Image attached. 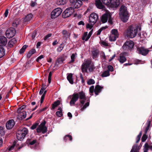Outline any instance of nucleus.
I'll use <instances>...</instances> for the list:
<instances>
[{
  "mask_svg": "<svg viewBox=\"0 0 152 152\" xmlns=\"http://www.w3.org/2000/svg\"><path fill=\"white\" fill-rule=\"evenodd\" d=\"M71 96V99L69 102L71 106L75 105V103L80 99V102L81 107L83 105L86 100V97L85 93L83 91L80 92L74 93L72 95L70 96Z\"/></svg>",
  "mask_w": 152,
  "mask_h": 152,
  "instance_id": "obj_1",
  "label": "nucleus"
},
{
  "mask_svg": "<svg viewBox=\"0 0 152 152\" xmlns=\"http://www.w3.org/2000/svg\"><path fill=\"white\" fill-rule=\"evenodd\" d=\"M119 15L122 21L124 22L127 21L129 19V15L126 7L122 5L121 7Z\"/></svg>",
  "mask_w": 152,
  "mask_h": 152,
  "instance_id": "obj_2",
  "label": "nucleus"
},
{
  "mask_svg": "<svg viewBox=\"0 0 152 152\" xmlns=\"http://www.w3.org/2000/svg\"><path fill=\"white\" fill-rule=\"evenodd\" d=\"M93 70V66L90 60H87L81 66V70L83 73L91 72Z\"/></svg>",
  "mask_w": 152,
  "mask_h": 152,
  "instance_id": "obj_3",
  "label": "nucleus"
},
{
  "mask_svg": "<svg viewBox=\"0 0 152 152\" xmlns=\"http://www.w3.org/2000/svg\"><path fill=\"white\" fill-rule=\"evenodd\" d=\"M137 30L136 27L129 26L127 30V37L130 38L134 37L137 35Z\"/></svg>",
  "mask_w": 152,
  "mask_h": 152,
  "instance_id": "obj_4",
  "label": "nucleus"
},
{
  "mask_svg": "<svg viewBox=\"0 0 152 152\" xmlns=\"http://www.w3.org/2000/svg\"><path fill=\"white\" fill-rule=\"evenodd\" d=\"M46 124V121L44 120L40 124L36 129L37 133L42 132L43 134H44L47 132V128L45 126Z\"/></svg>",
  "mask_w": 152,
  "mask_h": 152,
  "instance_id": "obj_5",
  "label": "nucleus"
},
{
  "mask_svg": "<svg viewBox=\"0 0 152 152\" xmlns=\"http://www.w3.org/2000/svg\"><path fill=\"white\" fill-rule=\"evenodd\" d=\"M98 18V15L96 13H91L89 17V22L91 25H94L96 23Z\"/></svg>",
  "mask_w": 152,
  "mask_h": 152,
  "instance_id": "obj_6",
  "label": "nucleus"
},
{
  "mask_svg": "<svg viewBox=\"0 0 152 152\" xmlns=\"http://www.w3.org/2000/svg\"><path fill=\"white\" fill-rule=\"evenodd\" d=\"M62 12V9L60 8H57L51 12V17L52 19H54L58 16Z\"/></svg>",
  "mask_w": 152,
  "mask_h": 152,
  "instance_id": "obj_7",
  "label": "nucleus"
},
{
  "mask_svg": "<svg viewBox=\"0 0 152 152\" xmlns=\"http://www.w3.org/2000/svg\"><path fill=\"white\" fill-rule=\"evenodd\" d=\"M74 12L73 8L70 7L67 8L63 13V17L65 18L69 17L72 15Z\"/></svg>",
  "mask_w": 152,
  "mask_h": 152,
  "instance_id": "obj_8",
  "label": "nucleus"
},
{
  "mask_svg": "<svg viewBox=\"0 0 152 152\" xmlns=\"http://www.w3.org/2000/svg\"><path fill=\"white\" fill-rule=\"evenodd\" d=\"M134 46L133 42L132 41L129 40L124 43L122 47L125 50H128L131 49Z\"/></svg>",
  "mask_w": 152,
  "mask_h": 152,
  "instance_id": "obj_9",
  "label": "nucleus"
},
{
  "mask_svg": "<svg viewBox=\"0 0 152 152\" xmlns=\"http://www.w3.org/2000/svg\"><path fill=\"white\" fill-rule=\"evenodd\" d=\"M15 33L16 31L15 29L13 28H10L6 31L5 34L8 38H10L15 35Z\"/></svg>",
  "mask_w": 152,
  "mask_h": 152,
  "instance_id": "obj_10",
  "label": "nucleus"
},
{
  "mask_svg": "<svg viewBox=\"0 0 152 152\" xmlns=\"http://www.w3.org/2000/svg\"><path fill=\"white\" fill-rule=\"evenodd\" d=\"M110 4L108 5L109 7L112 8H116L120 4L119 0H111Z\"/></svg>",
  "mask_w": 152,
  "mask_h": 152,
  "instance_id": "obj_11",
  "label": "nucleus"
},
{
  "mask_svg": "<svg viewBox=\"0 0 152 152\" xmlns=\"http://www.w3.org/2000/svg\"><path fill=\"white\" fill-rule=\"evenodd\" d=\"M61 34L63 39L65 41L70 37L71 35V33L66 30H63L61 32Z\"/></svg>",
  "mask_w": 152,
  "mask_h": 152,
  "instance_id": "obj_12",
  "label": "nucleus"
},
{
  "mask_svg": "<svg viewBox=\"0 0 152 152\" xmlns=\"http://www.w3.org/2000/svg\"><path fill=\"white\" fill-rule=\"evenodd\" d=\"M137 51L139 54L143 56H146L149 51L144 47H140L137 48Z\"/></svg>",
  "mask_w": 152,
  "mask_h": 152,
  "instance_id": "obj_13",
  "label": "nucleus"
},
{
  "mask_svg": "<svg viewBox=\"0 0 152 152\" xmlns=\"http://www.w3.org/2000/svg\"><path fill=\"white\" fill-rule=\"evenodd\" d=\"M110 16V13L109 11L106 12L102 16L101 22L102 23H104L107 22L108 18Z\"/></svg>",
  "mask_w": 152,
  "mask_h": 152,
  "instance_id": "obj_14",
  "label": "nucleus"
},
{
  "mask_svg": "<svg viewBox=\"0 0 152 152\" xmlns=\"http://www.w3.org/2000/svg\"><path fill=\"white\" fill-rule=\"evenodd\" d=\"M125 53H121L119 54L117 60L121 64H123L126 61V58L125 56Z\"/></svg>",
  "mask_w": 152,
  "mask_h": 152,
  "instance_id": "obj_15",
  "label": "nucleus"
},
{
  "mask_svg": "<svg viewBox=\"0 0 152 152\" xmlns=\"http://www.w3.org/2000/svg\"><path fill=\"white\" fill-rule=\"evenodd\" d=\"M15 125V122L13 119L10 120L6 123V126L8 129H11Z\"/></svg>",
  "mask_w": 152,
  "mask_h": 152,
  "instance_id": "obj_16",
  "label": "nucleus"
},
{
  "mask_svg": "<svg viewBox=\"0 0 152 152\" xmlns=\"http://www.w3.org/2000/svg\"><path fill=\"white\" fill-rule=\"evenodd\" d=\"M99 51L98 49H94L91 51V54L94 59L97 58L99 56Z\"/></svg>",
  "mask_w": 152,
  "mask_h": 152,
  "instance_id": "obj_17",
  "label": "nucleus"
},
{
  "mask_svg": "<svg viewBox=\"0 0 152 152\" xmlns=\"http://www.w3.org/2000/svg\"><path fill=\"white\" fill-rule=\"evenodd\" d=\"M7 40L6 37L4 36H0V46H4L6 45Z\"/></svg>",
  "mask_w": 152,
  "mask_h": 152,
  "instance_id": "obj_18",
  "label": "nucleus"
},
{
  "mask_svg": "<svg viewBox=\"0 0 152 152\" xmlns=\"http://www.w3.org/2000/svg\"><path fill=\"white\" fill-rule=\"evenodd\" d=\"M82 2L81 0H77L72 4L75 8H78L82 5Z\"/></svg>",
  "mask_w": 152,
  "mask_h": 152,
  "instance_id": "obj_19",
  "label": "nucleus"
},
{
  "mask_svg": "<svg viewBox=\"0 0 152 152\" xmlns=\"http://www.w3.org/2000/svg\"><path fill=\"white\" fill-rule=\"evenodd\" d=\"M103 88V86H100L99 85L96 86L94 90V92L96 96L99 94V93L101 91V90Z\"/></svg>",
  "mask_w": 152,
  "mask_h": 152,
  "instance_id": "obj_20",
  "label": "nucleus"
},
{
  "mask_svg": "<svg viewBox=\"0 0 152 152\" xmlns=\"http://www.w3.org/2000/svg\"><path fill=\"white\" fill-rule=\"evenodd\" d=\"M101 0H97L96 1V7L99 9H103L104 7L101 2Z\"/></svg>",
  "mask_w": 152,
  "mask_h": 152,
  "instance_id": "obj_21",
  "label": "nucleus"
},
{
  "mask_svg": "<svg viewBox=\"0 0 152 152\" xmlns=\"http://www.w3.org/2000/svg\"><path fill=\"white\" fill-rule=\"evenodd\" d=\"M33 15L31 14H29L27 15L24 19V21L26 22L29 21L32 18Z\"/></svg>",
  "mask_w": 152,
  "mask_h": 152,
  "instance_id": "obj_22",
  "label": "nucleus"
},
{
  "mask_svg": "<svg viewBox=\"0 0 152 152\" xmlns=\"http://www.w3.org/2000/svg\"><path fill=\"white\" fill-rule=\"evenodd\" d=\"M26 112L25 111H22L20 112L18 115L19 118L20 119H22L25 118L26 117Z\"/></svg>",
  "mask_w": 152,
  "mask_h": 152,
  "instance_id": "obj_23",
  "label": "nucleus"
},
{
  "mask_svg": "<svg viewBox=\"0 0 152 152\" xmlns=\"http://www.w3.org/2000/svg\"><path fill=\"white\" fill-rule=\"evenodd\" d=\"M16 137L17 139L18 140H21L25 137V136L23 135V134L21 133V132L19 131L17 133Z\"/></svg>",
  "mask_w": 152,
  "mask_h": 152,
  "instance_id": "obj_24",
  "label": "nucleus"
},
{
  "mask_svg": "<svg viewBox=\"0 0 152 152\" xmlns=\"http://www.w3.org/2000/svg\"><path fill=\"white\" fill-rule=\"evenodd\" d=\"M140 148L136 144L133 146L130 152H139Z\"/></svg>",
  "mask_w": 152,
  "mask_h": 152,
  "instance_id": "obj_25",
  "label": "nucleus"
},
{
  "mask_svg": "<svg viewBox=\"0 0 152 152\" xmlns=\"http://www.w3.org/2000/svg\"><path fill=\"white\" fill-rule=\"evenodd\" d=\"M37 140L36 139L32 140L31 139H28L26 141V143L32 145L37 142Z\"/></svg>",
  "mask_w": 152,
  "mask_h": 152,
  "instance_id": "obj_26",
  "label": "nucleus"
},
{
  "mask_svg": "<svg viewBox=\"0 0 152 152\" xmlns=\"http://www.w3.org/2000/svg\"><path fill=\"white\" fill-rule=\"evenodd\" d=\"M72 75L71 73H69L68 74L67 77V78L69 82L71 84L73 83V80L72 78Z\"/></svg>",
  "mask_w": 152,
  "mask_h": 152,
  "instance_id": "obj_27",
  "label": "nucleus"
},
{
  "mask_svg": "<svg viewBox=\"0 0 152 152\" xmlns=\"http://www.w3.org/2000/svg\"><path fill=\"white\" fill-rule=\"evenodd\" d=\"M19 131L24 136H26V135L27 134L28 132V129H27L25 128H22V129L20 130Z\"/></svg>",
  "mask_w": 152,
  "mask_h": 152,
  "instance_id": "obj_28",
  "label": "nucleus"
},
{
  "mask_svg": "<svg viewBox=\"0 0 152 152\" xmlns=\"http://www.w3.org/2000/svg\"><path fill=\"white\" fill-rule=\"evenodd\" d=\"M111 34L116 37H118L119 34L117 30L116 29H112L111 31Z\"/></svg>",
  "mask_w": 152,
  "mask_h": 152,
  "instance_id": "obj_29",
  "label": "nucleus"
},
{
  "mask_svg": "<svg viewBox=\"0 0 152 152\" xmlns=\"http://www.w3.org/2000/svg\"><path fill=\"white\" fill-rule=\"evenodd\" d=\"M68 0H58L57 4L58 5H63L66 4Z\"/></svg>",
  "mask_w": 152,
  "mask_h": 152,
  "instance_id": "obj_30",
  "label": "nucleus"
},
{
  "mask_svg": "<svg viewBox=\"0 0 152 152\" xmlns=\"http://www.w3.org/2000/svg\"><path fill=\"white\" fill-rule=\"evenodd\" d=\"M36 52V50L34 49H32L28 53L27 55V57L28 58H30L31 55L34 54Z\"/></svg>",
  "mask_w": 152,
  "mask_h": 152,
  "instance_id": "obj_31",
  "label": "nucleus"
},
{
  "mask_svg": "<svg viewBox=\"0 0 152 152\" xmlns=\"http://www.w3.org/2000/svg\"><path fill=\"white\" fill-rule=\"evenodd\" d=\"M118 38V37L111 34L109 37V40L110 41H115Z\"/></svg>",
  "mask_w": 152,
  "mask_h": 152,
  "instance_id": "obj_32",
  "label": "nucleus"
},
{
  "mask_svg": "<svg viewBox=\"0 0 152 152\" xmlns=\"http://www.w3.org/2000/svg\"><path fill=\"white\" fill-rule=\"evenodd\" d=\"M68 139H69L70 140L72 141V136L68 134L65 135L64 138V140L65 142H66Z\"/></svg>",
  "mask_w": 152,
  "mask_h": 152,
  "instance_id": "obj_33",
  "label": "nucleus"
},
{
  "mask_svg": "<svg viewBox=\"0 0 152 152\" xmlns=\"http://www.w3.org/2000/svg\"><path fill=\"white\" fill-rule=\"evenodd\" d=\"M60 104V101L59 100H57L53 104L52 109H54L56 107L58 106Z\"/></svg>",
  "mask_w": 152,
  "mask_h": 152,
  "instance_id": "obj_34",
  "label": "nucleus"
},
{
  "mask_svg": "<svg viewBox=\"0 0 152 152\" xmlns=\"http://www.w3.org/2000/svg\"><path fill=\"white\" fill-rule=\"evenodd\" d=\"M5 55V51L3 48H0V58L3 57Z\"/></svg>",
  "mask_w": 152,
  "mask_h": 152,
  "instance_id": "obj_35",
  "label": "nucleus"
},
{
  "mask_svg": "<svg viewBox=\"0 0 152 152\" xmlns=\"http://www.w3.org/2000/svg\"><path fill=\"white\" fill-rule=\"evenodd\" d=\"M109 72L108 70L105 71L102 74L101 76L102 77H106L110 75Z\"/></svg>",
  "mask_w": 152,
  "mask_h": 152,
  "instance_id": "obj_36",
  "label": "nucleus"
},
{
  "mask_svg": "<svg viewBox=\"0 0 152 152\" xmlns=\"http://www.w3.org/2000/svg\"><path fill=\"white\" fill-rule=\"evenodd\" d=\"M77 55V54L76 53H73L71 56V60L69 62V63H72L73 62L75 61V56Z\"/></svg>",
  "mask_w": 152,
  "mask_h": 152,
  "instance_id": "obj_37",
  "label": "nucleus"
},
{
  "mask_svg": "<svg viewBox=\"0 0 152 152\" xmlns=\"http://www.w3.org/2000/svg\"><path fill=\"white\" fill-rule=\"evenodd\" d=\"M28 45H24L20 50L19 52L21 54L23 53L25 51L26 49L28 47Z\"/></svg>",
  "mask_w": 152,
  "mask_h": 152,
  "instance_id": "obj_38",
  "label": "nucleus"
},
{
  "mask_svg": "<svg viewBox=\"0 0 152 152\" xmlns=\"http://www.w3.org/2000/svg\"><path fill=\"white\" fill-rule=\"evenodd\" d=\"M89 105V101H88L85 104L83 105V106L81 108V110L82 111H83L86 108L88 107Z\"/></svg>",
  "mask_w": 152,
  "mask_h": 152,
  "instance_id": "obj_39",
  "label": "nucleus"
},
{
  "mask_svg": "<svg viewBox=\"0 0 152 152\" xmlns=\"http://www.w3.org/2000/svg\"><path fill=\"white\" fill-rule=\"evenodd\" d=\"M107 26L105 27H103L99 29L97 31V35H99L102 31L103 30L106 29L107 28Z\"/></svg>",
  "mask_w": 152,
  "mask_h": 152,
  "instance_id": "obj_40",
  "label": "nucleus"
},
{
  "mask_svg": "<svg viewBox=\"0 0 152 152\" xmlns=\"http://www.w3.org/2000/svg\"><path fill=\"white\" fill-rule=\"evenodd\" d=\"M149 146L147 143H146L144 145V152H148L149 148Z\"/></svg>",
  "mask_w": 152,
  "mask_h": 152,
  "instance_id": "obj_41",
  "label": "nucleus"
},
{
  "mask_svg": "<svg viewBox=\"0 0 152 152\" xmlns=\"http://www.w3.org/2000/svg\"><path fill=\"white\" fill-rule=\"evenodd\" d=\"M94 86H91L89 88V92L91 95H93L94 91Z\"/></svg>",
  "mask_w": 152,
  "mask_h": 152,
  "instance_id": "obj_42",
  "label": "nucleus"
},
{
  "mask_svg": "<svg viewBox=\"0 0 152 152\" xmlns=\"http://www.w3.org/2000/svg\"><path fill=\"white\" fill-rule=\"evenodd\" d=\"M5 132L3 127L0 126V136H2L4 134Z\"/></svg>",
  "mask_w": 152,
  "mask_h": 152,
  "instance_id": "obj_43",
  "label": "nucleus"
},
{
  "mask_svg": "<svg viewBox=\"0 0 152 152\" xmlns=\"http://www.w3.org/2000/svg\"><path fill=\"white\" fill-rule=\"evenodd\" d=\"M142 134V132H140L139 133V134L137 135L136 137V143H137L139 142L140 140V139L141 137V136Z\"/></svg>",
  "mask_w": 152,
  "mask_h": 152,
  "instance_id": "obj_44",
  "label": "nucleus"
},
{
  "mask_svg": "<svg viewBox=\"0 0 152 152\" xmlns=\"http://www.w3.org/2000/svg\"><path fill=\"white\" fill-rule=\"evenodd\" d=\"M95 83L94 80L90 79L87 81V83L89 85L94 84Z\"/></svg>",
  "mask_w": 152,
  "mask_h": 152,
  "instance_id": "obj_45",
  "label": "nucleus"
},
{
  "mask_svg": "<svg viewBox=\"0 0 152 152\" xmlns=\"http://www.w3.org/2000/svg\"><path fill=\"white\" fill-rule=\"evenodd\" d=\"M101 1L104 4L107 5L108 6V5L110 3V1L111 0H101Z\"/></svg>",
  "mask_w": 152,
  "mask_h": 152,
  "instance_id": "obj_46",
  "label": "nucleus"
},
{
  "mask_svg": "<svg viewBox=\"0 0 152 152\" xmlns=\"http://www.w3.org/2000/svg\"><path fill=\"white\" fill-rule=\"evenodd\" d=\"M19 24V22L18 20H15L12 23V26L13 27H15L17 26V25Z\"/></svg>",
  "mask_w": 152,
  "mask_h": 152,
  "instance_id": "obj_47",
  "label": "nucleus"
},
{
  "mask_svg": "<svg viewBox=\"0 0 152 152\" xmlns=\"http://www.w3.org/2000/svg\"><path fill=\"white\" fill-rule=\"evenodd\" d=\"M148 136L146 135V134H144L141 139L142 141V142H145Z\"/></svg>",
  "mask_w": 152,
  "mask_h": 152,
  "instance_id": "obj_48",
  "label": "nucleus"
},
{
  "mask_svg": "<svg viewBox=\"0 0 152 152\" xmlns=\"http://www.w3.org/2000/svg\"><path fill=\"white\" fill-rule=\"evenodd\" d=\"M101 44L102 46H108L109 44L107 42L102 41H101Z\"/></svg>",
  "mask_w": 152,
  "mask_h": 152,
  "instance_id": "obj_49",
  "label": "nucleus"
},
{
  "mask_svg": "<svg viewBox=\"0 0 152 152\" xmlns=\"http://www.w3.org/2000/svg\"><path fill=\"white\" fill-rule=\"evenodd\" d=\"M64 60V59L63 57H60L58 58L57 60V62L59 64H61L63 63V62Z\"/></svg>",
  "mask_w": 152,
  "mask_h": 152,
  "instance_id": "obj_50",
  "label": "nucleus"
},
{
  "mask_svg": "<svg viewBox=\"0 0 152 152\" xmlns=\"http://www.w3.org/2000/svg\"><path fill=\"white\" fill-rule=\"evenodd\" d=\"M88 33L87 32H85L84 33L83 36V37L82 39L83 40H85V41H87L88 40H86V37L88 36Z\"/></svg>",
  "mask_w": 152,
  "mask_h": 152,
  "instance_id": "obj_51",
  "label": "nucleus"
},
{
  "mask_svg": "<svg viewBox=\"0 0 152 152\" xmlns=\"http://www.w3.org/2000/svg\"><path fill=\"white\" fill-rule=\"evenodd\" d=\"M46 87H45V86H42V88L39 91V94L40 95L42 94L44 91L46 89Z\"/></svg>",
  "mask_w": 152,
  "mask_h": 152,
  "instance_id": "obj_52",
  "label": "nucleus"
},
{
  "mask_svg": "<svg viewBox=\"0 0 152 152\" xmlns=\"http://www.w3.org/2000/svg\"><path fill=\"white\" fill-rule=\"evenodd\" d=\"M94 25L91 24L90 23H89V24L87 23L86 25V27L87 28H89V29L90 30V29H91V28H92V27H93V26Z\"/></svg>",
  "mask_w": 152,
  "mask_h": 152,
  "instance_id": "obj_53",
  "label": "nucleus"
},
{
  "mask_svg": "<svg viewBox=\"0 0 152 152\" xmlns=\"http://www.w3.org/2000/svg\"><path fill=\"white\" fill-rule=\"evenodd\" d=\"M107 68L108 70L109 71V72H113V68L111 65H108L107 66Z\"/></svg>",
  "mask_w": 152,
  "mask_h": 152,
  "instance_id": "obj_54",
  "label": "nucleus"
},
{
  "mask_svg": "<svg viewBox=\"0 0 152 152\" xmlns=\"http://www.w3.org/2000/svg\"><path fill=\"white\" fill-rule=\"evenodd\" d=\"M92 34V31L91 30L88 33V36L86 37V40H88L90 38Z\"/></svg>",
  "mask_w": 152,
  "mask_h": 152,
  "instance_id": "obj_55",
  "label": "nucleus"
},
{
  "mask_svg": "<svg viewBox=\"0 0 152 152\" xmlns=\"http://www.w3.org/2000/svg\"><path fill=\"white\" fill-rule=\"evenodd\" d=\"M26 107V106L25 105H23L21 107H20L17 110V112L18 113H19L20 112V110H22L24 109H25Z\"/></svg>",
  "mask_w": 152,
  "mask_h": 152,
  "instance_id": "obj_56",
  "label": "nucleus"
},
{
  "mask_svg": "<svg viewBox=\"0 0 152 152\" xmlns=\"http://www.w3.org/2000/svg\"><path fill=\"white\" fill-rule=\"evenodd\" d=\"M56 114L57 116L59 117H61L62 115V113L61 111H57L56 113Z\"/></svg>",
  "mask_w": 152,
  "mask_h": 152,
  "instance_id": "obj_57",
  "label": "nucleus"
},
{
  "mask_svg": "<svg viewBox=\"0 0 152 152\" xmlns=\"http://www.w3.org/2000/svg\"><path fill=\"white\" fill-rule=\"evenodd\" d=\"M38 125L37 123H35L32 125V126L31 127V128L32 129H35L37 126Z\"/></svg>",
  "mask_w": 152,
  "mask_h": 152,
  "instance_id": "obj_58",
  "label": "nucleus"
},
{
  "mask_svg": "<svg viewBox=\"0 0 152 152\" xmlns=\"http://www.w3.org/2000/svg\"><path fill=\"white\" fill-rule=\"evenodd\" d=\"M47 108H48V107H44L43 108L40 109L38 111V113H41L42 112L45 110L47 109Z\"/></svg>",
  "mask_w": 152,
  "mask_h": 152,
  "instance_id": "obj_59",
  "label": "nucleus"
},
{
  "mask_svg": "<svg viewBox=\"0 0 152 152\" xmlns=\"http://www.w3.org/2000/svg\"><path fill=\"white\" fill-rule=\"evenodd\" d=\"M108 22L110 24H112V20L111 18V15L110 14V17H109L108 18Z\"/></svg>",
  "mask_w": 152,
  "mask_h": 152,
  "instance_id": "obj_60",
  "label": "nucleus"
},
{
  "mask_svg": "<svg viewBox=\"0 0 152 152\" xmlns=\"http://www.w3.org/2000/svg\"><path fill=\"white\" fill-rule=\"evenodd\" d=\"M52 36V34H50L47 35L44 38V40H47L49 37H50Z\"/></svg>",
  "mask_w": 152,
  "mask_h": 152,
  "instance_id": "obj_61",
  "label": "nucleus"
},
{
  "mask_svg": "<svg viewBox=\"0 0 152 152\" xmlns=\"http://www.w3.org/2000/svg\"><path fill=\"white\" fill-rule=\"evenodd\" d=\"M43 56L41 55L37 58L36 59V61L37 62H38L40 59L43 58Z\"/></svg>",
  "mask_w": 152,
  "mask_h": 152,
  "instance_id": "obj_62",
  "label": "nucleus"
},
{
  "mask_svg": "<svg viewBox=\"0 0 152 152\" xmlns=\"http://www.w3.org/2000/svg\"><path fill=\"white\" fill-rule=\"evenodd\" d=\"M10 41V42H12V43H13L14 44L17 42L16 39L14 38L11 39Z\"/></svg>",
  "mask_w": 152,
  "mask_h": 152,
  "instance_id": "obj_63",
  "label": "nucleus"
},
{
  "mask_svg": "<svg viewBox=\"0 0 152 152\" xmlns=\"http://www.w3.org/2000/svg\"><path fill=\"white\" fill-rule=\"evenodd\" d=\"M15 146V145L14 144H13L11 146H10V148H9L8 151H10L12 150L14 148Z\"/></svg>",
  "mask_w": 152,
  "mask_h": 152,
  "instance_id": "obj_64",
  "label": "nucleus"
}]
</instances>
